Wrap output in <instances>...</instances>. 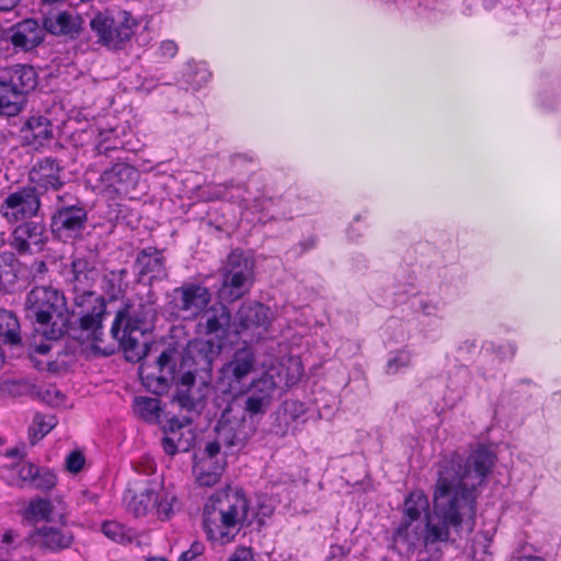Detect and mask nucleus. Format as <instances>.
<instances>
[{
    "instance_id": "f257e3e1",
    "label": "nucleus",
    "mask_w": 561,
    "mask_h": 561,
    "mask_svg": "<svg viewBox=\"0 0 561 561\" xmlns=\"http://www.w3.org/2000/svg\"><path fill=\"white\" fill-rule=\"evenodd\" d=\"M495 462V455L484 445H479L463 461L453 454L438 465L437 479L433 486L432 515L422 527L420 518L428 510V497L423 490H413L404 500L403 518L396 529L402 540L425 547L449 540L450 530L459 531L463 525L473 526L477 513L479 486H481Z\"/></svg>"
},
{
    "instance_id": "f03ea898",
    "label": "nucleus",
    "mask_w": 561,
    "mask_h": 561,
    "mask_svg": "<svg viewBox=\"0 0 561 561\" xmlns=\"http://www.w3.org/2000/svg\"><path fill=\"white\" fill-rule=\"evenodd\" d=\"M25 317L34 327V332L46 339V342L31 345L33 354L46 355L50 341H57L69 329L73 339L82 343H91L94 350H100L103 341V320L106 314V304L102 297H94L90 311L79 318L78 325L69 327V311L64 294L51 286H36L25 298Z\"/></svg>"
},
{
    "instance_id": "7ed1b4c3",
    "label": "nucleus",
    "mask_w": 561,
    "mask_h": 561,
    "mask_svg": "<svg viewBox=\"0 0 561 561\" xmlns=\"http://www.w3.org/2000/svg\"><path fill=\"white\" fill-rule=\"evenodd\" d=\"M249 511L245 494L228 488L210 495L203 510V527L207 538L220 545L234 539Z\"/></svg>"
},
{
    "instance_id": "20e7f679",
    "label": "nucleus",
    "mask_w": 561,
    "mask_h": 561,
    "mask_svg": "<svg viewBox=\"0 0 561 561\" xmlns=\"http://www.w3.org/2000/svg\"><path fill=\"white\" fill-rule=\"evenodd\" d=\"M88 210L73 195L56 194L55 211L50 219L51 232L64 242L83 236L88 225Z\"/></svg>"
},
{
    "instance_id": "39448f33",
    "label": "nucleus",
    "mask_w": 561,
    "mask_h": 561,
    "mask_svg": "<svg viewBox=\"0 0 561 561\" xmlns=\"http://www.w3.org/2000/svg\"><path fill=\"white\" fill-rule=\"evenodd\" d=\"M254 263L242 251H232L220 268L219 296L226 301H236L250 291L254 282Z\"/></svg>"
},
{
    "instance_id": "423d86ee",
    "label": "nucleus",
    "mask_w": 561,
    "mask_h": 561,
    "mask_svg": "<svg viewBox=\"0 0 561 561\" xmlns=\"http://www.w3.org/2000/svg\"><path fill=\"white\" fill-rule=\"evenodd\" d=\"M90 27L99 44L108 49L121 50L134 36L137 21L126 11L116 16L99 13L90 21Z\"/></svg>"
},
{
    "instance_id": "0eeeda50",
    "label": "nucleus",
    "mask_w": 561,
    "mask_h": 561,
    "mask_svg": "<svg viewBox=\"0 0 561 561\" xmlns=\"http://www.w3.org/2000/svg\"><path fill=\"white\" fill-rule=\"evenodd\" d=\"M229 404L222 411L215 432L226 447H242L255 433L253 421Z\"/></svg>"
},
{
    "instance_id": "6e6552de",
    "label": "nucleus",
    "mask_w": 561,
    "mask_h": 561,
    "mask_svg": "<svg viewBox=\"0 0 561 561\" xmlns=\"http://www.w3.org/2000/svg\"><path fill=\"white\" fill-rule=\"evenodd\" d=\"M211 294L208 288L190 283L173 289L171 295L172 312L183 320H195L209 305Z\"/></svg>"
},
{
    "instance_id": "1a4fd4ad",
    "label": "nucleus",
    "mask_w": 561,
    "mask_h": 561,
    "mask_svg": "<svg viewBox=\"0 0 561 561\" xmlns=\"http://www.w3.org/2000/svg\"><path fill=\"white\" fill-rule=\"evenodd\" d=\"M42 202L35 188L28 185L9 193L0 204V215L10 224L28 220L35 217Z\"/></svg>"
},
{
    "instance_id": "9d476101",
    "label": "nucleus",
    "mask_w": 561,
    "mask_h": 561,
    "mask_svg": "<svg viewBox=\"0 0 561 561\" xmlns=\"http://www.w3.org/2000/svg\"><path fill=\"white\" fill-rule=\"evenodd\" d=\"M157 317V309L152 294L149 293L148 299L139 300L138 304L126 305L125 308L117 311L111 328L113 337H117L122 324L131 328V330H140V335L148 331Z\"/></svg>"
},
{
    "instance_id": "9b49d317",
    "label": "nucleus",
    "mask_w": 561,
    "mask_h": 561,
    "mask_svg": "<svg viewBox=\"0 0 561 561\" xmlns=\"http://www.w3.org/2000/svg\"><path fill=\"white\" fill-rule=\"evenodd\" d=\"M28 181L31 183L28 186L35 188L39 196L49 192L60 194L59 192L66 184L64 167L55 158H42L31 168Z\"/></svg>"
},
{
    "instance_id": "f8f14e48",
    "label": "nucleus",
    "mask_w": 561,
    "mask_h": 561,
    "mask_svg": "<svg viewBox=\"0 0 561 561\" xmlns=\"http://www.w3.org/2000/svg\"><path fill=\"white\" fill-rule=\"evenodd\" d=\"M59 503L61 505V511L57 517L59 526L44 525L37 527L31 536L36 546L50 552L69 549L75 542L73 533L67 528L68 512L62 501H59Z\"/></svg>"
},
{
    "instance_id": "ddd939ff",
    "label": "nucleus",
    "mask_w": 561,
    "mask_h": 561,
    "mask_svg": "<svg viewBox=\"0 0 561 561\" xmlns=\"http://www.w3.org/2000/svg\"><path fill=\"white\" fill-rule=\"evenodd\" d=\"M277 385L274 377L267 373L253 379L244 392L243 412L251 421L264 415L270 409Z\"/></svg>"
},
{
    "instance_id": "4468645a",
    "label": "nucleus",
    "mask_w": 561,
    "mask_h": 561,
    "mask_svg": "<svg viewBox=\"0 0 561 561\" xmlns=\"http://www.w3.org/2000/svg\"><path fill=\"white\" fill-rule=\"evenodd\" d=\"M139 172L131 165L118 162L105 170L100 176L102 192L108 198L127 196L135 190Z\"/></svg>"
},
{
    "instance_id": "2eb2a0df",
    "label": "nucleus",
    "mask_w": 561,
    "mask_h": 561,
    "mask_svg": "<svg viewBox=\"0 0 561 561\" xmlns=\"http://www.w3.org/2000/svg\"><path fill=\"white\" fill-rule=\"evenodd\" d=\"M65 280L70 284L75 291L94 297L91 288L98 276L95 263L82 253H75L70 264L62 268Z\"/></svg>"
},
{
    "instance_id": "dca6fc26",
    "label": "nucleus",
    "mask_w": 561,
    "mask_h": 561,
    "mask_svg": "<svg viewBox=\"0 0 561 561\" xmlns=\"http://www.w3.org/2000/svg\"><path fill=\"white\" fill-rule=\"evenodd\" d=\"M271 322L272 312L267 306L261 302L243 304L236 316L237 333L255 329L265 332Z\"/></svg>"
},
{
    "instance_id": "f3484780",
    "label": "nucleus",
    "mask_w": 561,
    "mask_h": 561,
    "mask_svg": "<svg viewBox=\"0 0 561 561\" xmlns=\"http://www.w3.org/2000/svg\"><path fill=\"white\" fill-rule=\"evenodd\" d=\"M10 42L15 49L32 50L44 41V28L34 19H25L15 25L10 31Z\"/></svg>"
},
{
    "instance_id": "a211bd4d",
    "label": "nucleus",
    "mask_w": 561,
    "mask_h": 561,
    "mask_svg": "<svg viewBox=\"0 0 561 561\" xmlns=\"http://www.w3.org/2000/svg\"><path fill=\"white\" fill-rule=\"evenodd\" d=\"M199 317L198 332L206 335H225L231 320L230 311L222 302L207 306Z\"/></svg>"
},
{
    "instance_id": "6ab92c4d",
    "label": "nucleus",
    "mask_w": 561,
    "mask_h": 561,
    "mask_svg": "<svg viewBox=\"0 0 561 561\" xmlns=\"http://www.w3.org/2000/svg\"><path fill=\"white\" fill-rule=\"evenodd\" d=\"M0 79L3 80L13 91L21 94L26 101L25 95L35 89L37 84V75L32 66L14 65L5 68Z\"/></svg>"
},
{
    "instance_id": "aec40b11",
    "label": "nucleus",
    "mask_w": 561,
    "mask_h": 561,
    "mask_svg": "<svg viewBox=\"0 0 561 561\" xmlns=\"http://www.w3.org/2000/svg\"><path fill=\"white\" fill-rule=\"evenodd\" d=\"M140 276H148L150 280L164 279L168 277L165 259L162 252L156 248L142 249L135 261Z\"/></svg>"
},
{
    "instance_id": "412c9836",
    "label": "nucleus",
    "mask_w": 561,
    "mask_h": 561,
    "mask_svg": "<svg viewBox=\"0 0 561 561\" xmlns=\"http://www.w3.org/2000/svg\"><path fill=\"white\" fill-rule=\"evenodd\" d=\"M44 33L75 38L81 31V19L67 11L49 13L43 19Z\"/></svg>"
},
{
    "instance_id": "4be33fe9",
    "label": "nucleus",
    "mask_w": 561,
    "mask_h": 561,
    "mask_svg": "<svg viewBox=\"0 0 561 561\" xmlns=\"http://www.w3.org/2000/svg\"><path fill=\"white\" fill-rule=\"evenodd\" d=\"M255 367V355L250 346L238 348L222 367V374L237 382L248 377Z\"/></svg>"
},
{
    "instance_id": "5701e85b",
    "label": "nucleus",
    "mask_w": 561,
    "mask_h": 561,
    "mask_svg": "<svg viewBox=\"0 0 561 561\" xmlns=\"http://www.w3.org/2000/svg\"><path fill=\"white\" fill-rule=\"evenodd\" d=\"M175 352L173 350L163 351L156 360L154 369L157 371L146 370L145 364L140 366V374L146 375V378L156 380L161 387H167L175 378Z\"/></svg>"
},
{
    "instance_id": "b1692460",
    "label": "nucleus",
    "mask_w": 561,
    "mask_h": 561,
    "mask_svg": "<svg viewBox=\"0 0 561 561\" xmlns=\"http://www.w3.org/2000/svg\"><path fill=\"white\" fill-rule=\"evenodd\" d=\"M44 227L33 221L24 220L13 231L12 245L21 253L31 251L32 245L43 242Z\"/></svg>"
},
{
    "instance_id": "393cba45",
    "label": "nucleus",
    "mask_w": 561,
    "mask_h": 561,
    "mask_svg": "<svg viewBox=\"0 0 561 561\" xmlns=\"http://www.w3.org/2000/svg\"><path fill=\"white\" fill-rule=\"evenodd\" d=\"M23 137L28 145L42 146L44 141L53 138L51 122L43 115H32L22 128Z\"/></svg>"
},
{
    "instance_id": "a878e982",
    "label": "nucleus",
    "mask_w": 561,
    "mask_h": 561,
    "mask_svg": "<svg viewBox=\"0 0 561 561\" xmlns=\"http://www.w3.org/2000/svg\"><path fill=\"white\" fill-rule=\"evenodd\" d=\"M154 495L156 490L152 486H148L138 493L127 490L124 494L127 511L136 517L147 515L156 506L157 499Z\"/></svg>"
},
{
    "instance_id": "bb28decb",
    "label": "nucleus",
    "mask_w": 561,
    "mask_h": 561,
    "mask_svg": "<svg viewBox=\"0 0 561 561\" xmlns=\"http://www.w3.org/2000/svg\"><path fill=\"white\" fill-rule=\"evenodd\" d=\"M140 330H131L124 325L123 331L119 330L117 337L121 347L125 353V357L129 362H139L146 355L147 344L139 340Z\"/></svg>"
},
{
    "instance_id": "cd10ccee",
    "label": "nucleus",
    "mask_w": 561,
    "mask_h": 561,
    "mask_svg": "<svg viewBox=\"0 0 561 561\" xmlns=\"http://www.w3.org/2000/svg\"><path fill=\"white\" fill-rule=\"evenodd\" d=\"M0 339L11 346L22 343L20 321L13 311L0 309Z\"/></svg>"
},
{
    "instance_id": "c85d7f7f",
    "label": "nucleus",
    "mask_w": 561,
    "mask_h": 561,
    "mask_svg": "<svg viewBox=\"0 0 561 561\" xmlns=\"http://www.w3.org/2000/svg\"><path fill=\"white\" fill-rule=\"evenodd\" d=\"M192 422L191 417L183 416L182 421L179 419H172L170 421L171 432L169 435L163 437L161 445L165 454L174 456L179 451H186L190 448V442L183 440L181 434L175 430H179Z\"/></svg>"
},
{
    "instance_id": "c756f323",
    "label": "nucleus",
    "mask_w": 561,
    "mask_h": 561,
    "mask_svg": "<svg viewBox=\"0 0 561 561\" xmlns=\"http://www.w3.org/2000/svg\"><path fill=\"white\" fill-rule=\"evenodd\" d=\"M36 472L37 466L26 461H20L2 469V474L8 483L19 488L31 485Z\"/></svg>"
},
{
    "instance_id": "7c9ffc66",
    "label": "nucleus",
    "mask_w": 561,
    "mask_h": 561,
    "mask_svg": "<svg viewBox=\"0 0 561 561\" xmlns=\"http://www.w3.org/2000/svg\"><path fill=\"white\" fill-rule=\"evenodd\" d=\"M22 515L30 523H49L54 520V506L47 499L35 497L30 501Z\"/></svg>"
},
{
    "instance_id": "2f4dec72",
    "label": "nucleus",
    "mask_w": 561,
    "mask_h": 561,
    "mask_svg": "<svg viewBox=\"0 0 561 561\" xmlns=\"http://www.w3.org/2000/svg\"><path fill=\"white\" fill-rule=\"evenodd\" d=\"M126 268L107 271L103 275L102 288L111 299H117L128 287Z\"/></svg>"
},
{
    "instance_id": "473e14b6",
    "label": "nucleus",
    "mask_w": 561,
    "mask_h": 561,
    "mask_svg": "<svg viewBox=\"0 0 561 561\" xmlns=\"http://www.w3.org/2000/svg\"><path fill=\"white\" fill-rule=\"evenodd\" d=\"M24 104L25 100L21 94L0 79V115L15 116L22 111Z\"/></svg>"
},
{
    "instance_id": "72a5a7b5",
    "label": "nucleus",
    "mask_w": 561,
    "mask_h": 561,
    "mask_svg": "<svg viewBox=\"0 0 561 561\" xmlns=\"http://www.w3.org/2000/svg\"><path fill=\"white\" fill-rule=\"evenodd\" d=\"M101 531L106 538L121 545L130 543L137 538L135 529L126 527L116 520L103 522Z\"/></svg>"
},
{
    "instance_id": "f704fd0d",
    "label": "nucleus",
    "mask_w": 561,
    "mask_h": 561,
    "mask_svg": "<svg viewBox=\"0 0 561 561\" xmlns=\"http://www.w3.org/2000/svg\"><path fill=\"white\" fill-rule=\"evenodd\" d=\"M18 261L12 253H0V290L9 291L15 284Z\"/></svg>"
},
{
    "instance_id": "c9c22d12",
    "label": "nucleus",
    "mask_w": 561,
    "mask_h": 561,
    "mask_svg": "<svg viewBox=\"0 0 561 561\" xmlns=\"http://www.w3.org/2000/svg\"><path fill=\"white\" fill-rule=\"evenodd\" d=\"M134 413L145 420L152 421L159 414V401L156 398L136 397L134 399Z\"/></svg>"
},
{
    "instance_id": "e433bc0d",
    "label": "nucleus",
    "mask_w": 561,
    "mask_h": 561,
    "mask_svg": "<svg viewBox=\"0 0 561 561\" xmlns=\"http://www.w3.org/2000/svg\"><path fill=\"white\" fill-rule=\"evenodd\" d=\"M57 424L54 415L36 414L33 419L32 426L30 427L31 443L34 445L36 442L47 435Z\"/></svg>"
},
{
    "instance_id": "4c0bfd02",
    "label": "nucleus",
    "mask_w": 561,
    "mask_h": 561,
    "mask_svg": "<svg viewBox=\"0 0 561 561\" xmlns=\"http://www.w3.org/2000/svg\"><path fill=\"white\" fill-rule=\"evenodd\" d=\"M220 345L211 341H196L190 347V352H195L207 367L220 354Z\"/></svg>"
},
{
    "instance_id": "58836bf2",
    "label": "nucleus",
    "mask_w": 561,
    "mask_h": 561,
    "mask_svg": "<svg viewBox=\"0 0 561 561\" xmlns=\"http://www.w3.org/2000/svg\"><path fill=\"white\" fill-rule=\"evenodd\" d=\"M154 497L157 502L152 512H154L157 517L161 520L169 519L174 512L173 506L176 502V497L164 491L160 493L156 491Z\"/></svg>"
},
{
    "instance_id": "ea45409f",
    "label": "nucleus",
    "mask_w": 561,
    "mask_h": 561,
    "mask_svg": "<svg viewBox=\"0 0 561 561\" xmlns=\"http://www.w3.org/2000/svg\"><path fill=\"white\" fill-rule=\"evenodd\" d=\"M57 484V476L55 472L48 468H38L37 472L34 473V479L32 480L31 485L34 489L41 491H49L55 488Z\"/></svg>"
},
{
    "instance_id": "a19ab883",
    "label": "nucleus",
    "mask_w": 561,
    "mask_h": 561,
    "mask_svg": "<svg viewBox=\"0 0 561 561\" xmlns=\"http://www.w3.org/2000/svg\"><path fill=\"white\" fill-rule=\"evenodd\" d=\"M410 362V353L407 351H400L388 360L387 373L391 375L397 374L401 368L409 366Z\"/></svg>"
},
{
    "instance_id": "79ce46f5",
    "label": "nucleus",
    "mask_w": 561,
    "mask_h": 561,
    "mask_svg": "<svg viewBox=\"0 0 561 561\" xmlns=\"http://www.w3.org/2000/svg\"><path fill=\"white\" fill-rule=\"evenodd\" d=\"M84 456L82 453L71 451L66 458V469L71 473H78L84 465Z\"/></svg>"
},
{
    "instance_id": "37998d69",
    "label": "nucleus",
    "mask_w": 561,
    "mask_h": 561,
    "mask_svg": "<svg viewBox=\"0 0 561 561\" xmlns=\"http://www.w3.org/2000/svg\"><path fill=\"white\" fill-rule=\"evenodd\" d=\"M196 479L201 485L213 486L218 483V481L220 479V473L218 471H211V472H205L202 470L199 471V468H198V469H196Z\"/></svg>"
},
{
    "instance_id": "c03bdc74",
    "label": "nucleus",
    "mask_w": 561,
    "mask_h": 561,
    "mask_svg": "<svg viewBox=\"0 0 561 561\" xmlns=\"http://www.w3.org/2000/svg\"><path fill=\"white\" fill-rule=\"evenodd\" d=\"M173 402L187 412H192L195 408V402L187 391L178 392Z\"/></svg>"
},
{
    "instance_id": "a18cd8bd",
    "label": "nucleus",
    "mask_w": 561,
    "mask_h": 561,
    "mask_svg": "<svg viewBox=\"0 0 561 561\" xmlns=\"http://www.w3.org/2000/svg\"><path fill=\"white\" fill-rule=\"evenodd\" d=\"M179 47L175 42L167 39L161 42L158 55L162 58H173L178 54Z\"/></svg>"
},
{
    "instance_id": "49530a36",
    "label": "nucleus",
    "mask_w": 561,
    "mask_h": 561,
    "mask_svg": "<svg viewBox=\"0 0 561 561\" xmlns=\"http://www.w3.org/2000/svg\"><path fill=\"white\" fill-rule=\"evenodd\" d=\"M228 561H255L252 550L247 547H238Z\"/></svg>"
},
{
    "instance_id": "de8ad7c7",
    "label": "nucleus",
    "mask_w": 561,
    "mask_h": 561,
    "mask_svg": "<svg viewBox=\"0 0 561 561\" xmlns=\"http://www.w3.org/2000/svg\"><path fill=\"white\" fill-rule=\"evenodd\" d=\"M19 535L14 530H5L4 534L1 537V548L9 550L13 547L15 540L18 539Z\"/></svg>"
},
{
    "instance_id": "09e8293b",
    "label": "nucleus",
    "mask_w": 561,
    "mask_h": 561,
    "mask_svg": "<svg viewBox=\"0 0 561 561\" xmlns=\"http://www.w3.org/2000/svg\"><path fill=\"white\" fill-rule=\"evenodd\" d=\"M221 446H224L222 442L216 436L215 440L207 443L205 453L209 458H214L219 454Z\"/></svg>"
},
{
    "instance_id": "8fccbe9b",
    "label": "nucleus",
    "mask_w": 561,
    "mask_h": 561,
    "mask_svg": "<svg viewBox=\"0 0 561 561\" xmlns=\"http://www.w3.org/2000/svg\"><path fill=\"white\" fill-rule=\"evenodd\" d=\"M20 0H0V11L9 12L13 10Z\"/></svg>"
},
{
    "instance_id": "3c124183",
    "label": "nucleus",
    "mask_w": 561,
    "mask_h": 561,
    "mask_svg": "<svg viewBox=\"0 0 561 561\" xmlns=\"http://www.w3.org/2000/svg\"><path fill=\"white\" fill-rule=\"evenodd\" d=\"M195 382V375L193 373H185L181 377V383L186 387H191Z\"/></svg>"
},
{
    "instance_id": "603ef678",
    "label": "nucleus",
    "mask_w": 561,
    "mask_h": 561,
    "mask_svg": "<svg viewBox=\"0 0 561 561\" xmlns=\"http://www.w3.org/2000/svg\"><path fill=\"white\" fill-rule=\"evenodd\" d=\"M190 550L192 551V554H193V556L197 557V556H199V554L202 553V551H203V545H202V543H199V542H194V543L191 546Z\"/></svg>"
},
{
    "instance_id": "864d4df0",
    "label": "nucleus",
    "mask_w": 561,
    "mask_h": 561,
    "mask_svg": "<svg viewBox=\"0 0 561 561\" xmlns=\"http://www.w3.org/2000/svg\"><path fill=\"white\" fill-rule=\"evenodd\" d=\"M195 558V556L192 554V551L191 550H187V551H184L181 557H180V560L181 561H191Z\"/></svg>"
},
{
    "instance_id": "5fc2aeb1",
    "label": "nucleus",
    "mask_w": 561,
    "mask_h": 561,
    "mask_svg": "<svg viewBox=\"0 0 561 561\" xmlns=\"http://www.w3.org/2000/svg\"><path fill=\"white\" fill-rule=\"evenodd\" d=\"M8 457H22V453L19 448H12L7 451Z\"/></svg>"
},
{
    "instance_id": "6e6d98bb",
    "label": "nucleus",
    "mask_w": 561,
    "mask_h": 561,
    "mask_svg": "<svg viewBox=\"0 0 561 561\" xmlns=\"http://www.w3.org/2000/svg\"><path fill=\"white\" fill-rule=\"evenodd\" d=\"M95 149L99 154H102V153H107L110 147H104L102 144H99Z\"/></svg>"
},
{
    "instance_id": "4d7b16f0",
    "label": "nucleus",
    "mask_w": 561,
    "mask_h": 561,
    "mask_svg": "<svg viewBox=\"0 0 561 561\" xmlns=\"http://www.w3.org/2000/svg\"><path fill=\"white\" fill-rule=\"evenodd\" d=\"M421 308H422V310H423L425 313H431L430 308H431V309H434V307H433V306H430L427 302H422V304H421Z\"/></svg>"
},
{
    "instance_id": "13d9d810",
    "label": "nucleus",
    "mask_w": 561,
    "mask_h": 561,
    "mask_svg": "<svg viewBox=\"0 0 561 561\" xmlns=\"http://www.w3.org/2000/svg\"><path fill=\"white\" fill-rule=\"evenodd\" d=\"M16 386V382L14 381H7L2 385V388L5 389V390H10V388L12 387H15Z\"/></svg>"
},
{
    "instance_id": "bf43d9fd",
    "label": "nucleus",
    "mask_w": 561,
    "mask_h": 561,
    "mask_svg": "<svg viewBox=\"0 0 561 561\" xmlns=\"http://www.w3.org/2000/svg\"><path fill=\"white\" fill-rule=\"evenodd\" d=\"M523 561H542L540 558H525Z\"/></svg>"
},
{
    "instance_id": "052dcab7",
    "label": "nucleus",
    "mask_w": 561,
    "mask_h": 561,
    "mask_svg": "<svg viewBox=\"0 0 561 561\" xmlns=\"http://www.w3.org/2000/svg\"><path fill=\"white\" fill-rule=\"evenodd\" d=\"M148 561H168L163 558H150Z\"/></svg>"
}]
</instances>
